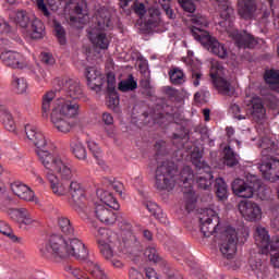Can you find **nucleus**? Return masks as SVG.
Instances as JSON below:
<instances>
[{
	"label": "nucleus",
	"instance_id": "nucleus-1",
	"mask_svg": "<svg viewBox=\"0 0 279 279\" xmlns=\"http://www.w3.org/2000/svg\"><path fill=\"white\" fill-rule=\"evenodd\" d=\"M58 173L59 178L53 173ZM47 180L50 182V189L54 195L62 197V195L70 194L68 199L69 206L76 213H86L87 201L84 187L77 181L73 180V166L63 160L57 163L52 172H47Z\"/></svg>",
	"mask_w": 279,
	"mask_h": 279
},
{
	"label": "nucleus",
	"instance_id": "nucleus-2",
	"mask_svg": "<svg viewBox=\"0 0 279 279\" xmlns=\"http://www.w3.org/2000/svg\"><path fill=\"white\" fill-rule=\"evenodd\" d=\"M40 252L45 258L50 260H61L62 258H69V256L84 260L88 257L86 245L75 235L63 239L62 235L52 234Z\"/></svg>",
	"mask_w": 279,
	"mask_h": 279
},
{
	"label": "nucleus",
	"instance_id": "nucleus-3",
	"mask_svg": "<svg viewBox=\"0 0 279 279\" xmlns=\"http://www.w3.org/2000/svg\"><path fill=\"white\" fill-rule=\"evenodd\" d=\"M77 114H80L78 104L60 98L53 102L50 121L53 128L61 132V134H69L73 128L69 119H73Z\"/></svg>",
	"mask_w": 279,
	"mask_h": 279
},
{
	"label": "nucleus",
	"instance_id": "nucleus-4",
	"mask_svg": "<svg viewBox=\"0 0 279 279\" xmlns=\"http://www.w3.org/2000/svg\"><path fill=\"white\" fill-rule=\"evenodd\" d=\"M25 134L28 141L35 145L36 154L41 165H44L45 169L48 170V173H53V170L62 159L50 154V147L49 143H47V138L40 131H38V129H36V126L27 124L25 126Z\"/></svg>",
	"mask_w": 279,
	"mask_h": 279
},
{
	"label": "nucleus",
	"instance_id": "nucleus-5",
	"mask_svg": "<svg viewBox=\"0 0 279 279\" xmlns=\"http://www.w3.org/2000/svg\"><path fill=\"white\" fill-rule=\"evenodd\" d=\"M96 19L97 25L87 29V36L96 49H108L110 40H108L105 29L112 27L110 11L108 9H100Z\"/></svg>",
	"mask_w": 279,
	"mask_h": 279
},
{
	"label": "nucleus",
	"instance_id": "nucleus-6",
	"mask_svg": "<svg viewBox=\"0 0 279 279\" xmlns=\"http://www.w3.org/2000/svg\"><path fill=\"white\" fill-rule=\"evenodd\" d=\"M119 233H110L109 241L119 252L125 254L136 245V235L133 233V227L125 218L118 219Z\"/></svg>",
	"mask_w": 279,
	"mask_h": 279
},
{
	"label": "nucleus",
	"instance_id": "nucleus-7",
	"mask_svg": "<svg viewBox=\"0 0 279 279\" xmlns=\"http://www.w3.org/2000/svg\"><path fill=\"white\" fill-rule=\"evenodd\" d=\"M178 183V167L171 161H163L155 170V189L173 191Z\"/></svg>",
	"mask_w": 279,
	"mask_h": 279
},
{
	"label": "nucleus",
	"instance_id": "nucleus-8",
	"mask_svg": "<svg viewBox=\"0 0 279 279\" xmlns=\"http://www.w3.org/2000/svg\"><path fill=\"white\" fill-rule=\"evenodd\" d=\"M192 36L195 40H198L201 45H204L210 53L218 56V58H228V50L223 45H221L216 38L210 36V34L202 28L194 27L191 31Z\"/></svg>",
	"mask_w": 279,
	"mask_h": 279
},
{
	"label": "nucleus",
	"instance_id": "nucleus-9",
	"mask_svg": "<svg viewBox=\"0 0 279 279\" xmlns=\"http://www.w3.org/2000/svg\"><path fill=\"white\" fill-rule=\"evenodd\" d=\"M193 180H195V174L191 167L185 166L180 173V182L184 195L185 208L187 213H191L195 208V192H193Z\"/></svg>",
	"mask_w": 279,
	"mask_h": 279
},
{
	"label": "nucleus",
	"instance_id": "nucleus-10",
	"mask_svg": "<svg viewBox=\"0 0 279 279\" xmlns=\"http://www.w3.org/2000/svg\"><path fill=\"white\" fill-rule=\"evenodd\" d=\"M220 252L223 258L227 260H232L234 256H236V243L239 238L236 236V230L232 227H228L221 234H220Z\"/></svg>",
	"mask_w": 279,
	"mask_h": 279
},
{
	"label": "nucleus",
	"instance_id": "nucleus-11",
	"mask_svg": "<svg viewBox=\"0 0 279 279\" xmlns=\"http://www.w3.org/2000/svg\"><path fill=\"white\" fill-rule=\"evenodd\" d=\"M223 65L219 62H214L211 64L210 77L214 81V86L220 93V95H226L227 97H232L234 95V87L232 84L228 82V80L223 78Z\"/></svg>",
	"mask_w": 279,
	"mask_h": 279
},
{
	"label": "nucleus",
	"instance_id": "nucleus-12",
	"mask_svg": "<svg viewBox=\"0 0 279 279\" xmlns=\"http://www.w3.org/2000/svg\"><path fill=\"white\" fill-rule=\"evenodd\" d=\"M201 232L206 238L217 234L219 230V215L213 209H204L199 216Z\"/></svg>",
	"mask_w": 279,
	"mask_h": 279
},
{
	"label": "nucleus",
	"instance_id": "nucleus-13",
	"mask_svg": "<svg viewBox=\"0 0 279 279\" xmlns=\"http://www.w3.org/2000/svg\"><path fill=\"white\" fill-rule=\"evenodd\" d=\"M258 169L265 180H268V182H278L279 160L276 157L262 158Z\"/></svg>",
	"mask_w": 279,
	"mask_h": 279
},
{
	"label": "nucleus",
	"instance_id": "nucleus-14",
	"mask_svg": "<svg viewBox=\"0 0 279 279\" xmlns=\"http://www.w3.org/2000/svg\"><path fill=\"white\" fill-rule=\"evenodd\" d=\"M238 208L246 221H260V219H263V209H260L258 204L252 201H241Z\"/></svg>",
	"mask_w": 279,
	"mask_h": 279
},
{
	"label": "nucleus",
	"instance_id": "nucleus-15",
	"mask_svg": "<svg viewBox=\"0 0 279 279\" xmlns=\"http://www.w3.org/2000/svg\"><path fill=\"white\" fill-rule=\"evenodd\" d=\"M62 89L64 90L65 95L73 99L74 101L83 99L86 101V95L84 94V87H82V83L80 80L75 78H65L61 81Z\"/></svg>",
	"mask_w": 279,
	"mask_h": 279
},
{
	"label": "nucleus",
	"instance_id": "nucleus-16",
	"mask_svg": "<svg viewBox=\"0 0 279 279\" xmlns=\"http://www.w3.org/2000/svg\"><path fill=\"white\" fill-rule=\"evenodd\" d=\"M0 60L3 65L9 66V69H26L27 66L25 57L21 54V52L13 50H5L1 52Z\"/></svg>",
	"mask_w": 279,
	"mask_h": 279
},
{
	"label": "nucleus",
	"instance_id": "nucleus-17",
	"mask_svg": "<svg viewBox=\"0 0 279 279\" xmlns=\"http://www.w3.org/2000/svg\"><path fill=\"white\" fill-rule=\"evenodd\" d=\"M231 38L239 49H254L258 41L254 38V35L247 33L246 31H235L231 33Z\"/></svg>",
	"mask_w": 279,
	"mask_h": 279
},
{
	"label": "nucleus",
	"instance_id": "nucleus-18",
	"mask_svg": "<svg viewBox=\"0 0 279 279\" xmlns=\"http://www.w3.org/2000/svg\"><path fill=\"white\" fill-rule=\"evenodd\" d=\"M94 214L105 226H114L117 223V214L110 207H106L104 203L95 206Z\"/></svg>",
	"mask_w": 279,
	"mask_h": 279
},
{
	"label": "nucleus",
	"instance_id": "nucleus-19",
	"mask_svg": "<svg viewBox=\"0 0 279 279\" xmlns=\"http://www.w3.org/2000/svg\"><path fill=\"white\" fill-rule=\"evenodd\" d=\"M85 75L87 80V86L90 88V90H101V86H104V75H101V72L97 70V68H86Z\"/></svg>",
	"mask_w": 279,
	"mask_h": 279
},
{
	"label": "nucleus",
	"instance_id": "nucleus-20",
	"mask_svg": "<svg viewBox=\"0 0 279 279\" xmlns=\"http://www.w3.org/2000/svg\"><path fill=\"white\" fill-rule=\"evenodd\" d=\"M231 187L234 195L238 197H254V185H252V183L244 182L242 179H235Z\"/></svg>",
	"mask_w": 279,
	"mask_h": 279
},
{
	"label": "nucleus",
	"instance_id": "nucleus-21",
	"mask_svg": "<svg viewBox=\"0 0 279 279\" xmlns=\"http://www.w3.org/2000/svg\"><path fill=\"white\" fill-rule=\"evenodd\" d=\"M10 189L20 199H23L24 202H34V191L23 182L14 181L11 183Z\"/></svg>",
	"mask_w": 279,
	"mask_h": 279
},
{
	"label": "nucleus",
	"instance_id": "nucleus-22",
	"mask_svg": "<svg viewBox=\"0 0 279 279\" xmlns=\"http://www.w3.org/2000/svg\"><path fill=\"white\" fill-rule=\"evenodd\" d=\"M238 14L244 21H252L256 16V1L255 0H240Z\"/></svg>",
	"mask_w": 279,
	"mask_h": 279
},
{
	"label": "nucleus",
	"instance_id": "nucleus-23",
	"mask_svg": "<svg viewBox=\"0 0 279 279\" xmlns=\"http://www.w3.org/2000/svg\"><path fill=\"white\" fill-rule=\"evenodd\" d=\"M254 239L257 247L262 250H269V246L274 245L276 242L271 243V238L269 236V231L265 227H256Z\"/></svg>",
	"mask_w": 279,
	"mask_h": 279
},
{
	"label": "nucleus",
	"instance_id": "nucleus-24",
	"mask_svg": "<svg viewBox=\"0 0 279 279\" xmlns=\"http://www.w3.org/2000/svg\"><path fill=\"white\" fill-rule=\"evenodd\" d=\"M0 121L2 125H4L8 132H15L16 131V123L14 122V117L10 109L5 107V105H0Z\"/></svg>",
	"mask_w": 279,
	"mask_h": 279
},
{
	"label": "nucleus",
	"instance_id": "nucleus-25",
	"mask_svg": "<svg viewBox=\"0 0 279 279\" xmlns=\"http://www.w3.org/2000/svg\"><path fill=\"white\" fill-rule=\"evenodd\" d=\"M266 110L265 105L260 98H254L252 100L251 117L256 123H260L265 119Z\"/></svg>",
	"mask_w": 279,
	"mask_h": 279
},
{
	"label": "nucleus",
	"instance_id": "nucleus-26",
	"mask_svg": "<svg viewBox=\"0 0 279 279\" xmlns=\"http://www.w3.org/2000/svg\"><path fill=\"white\" fill-rule=\"evenodd\" d=\"M14 213L20 226H36V223H38V220L32 217V214H29V210L26 208H17Z\"/></svg>",
	"mask_w": 279,
	"mask_h": 279
},
{
	"label": "nucleus",
	"instance_id": "nucleus-27",
	"mask_svg": "<svg viewBox=\"0 0 279 279\" xmlns=\"http://www.w3.org/2000/svg\"><path fill=\"white\" fill-rule=\"evenodd\" d=\"M59 230H61L62 234L66 236V239H71L75 236V228L71 223V220L64 216L59 217L58 219Z\"/></svg>",
	"mask_w": 279,
	"mask_h": 279
},
{
	"label": "nucleus",
	"instance_id": "nucleus-28",
	"mask_svg": "<svg viewBox=\"0 0 279 279\" xmlns=\"http://www.w3.org/2000/svg\"><path fill=\"white\" fill-rule=\"evenodd\" d=\"M84 268L86 269V271H88V274H90V276H93V278H96V279H107L108 278V277H106V272L104 271V269H101L99 264H97L90 259L85 262Z\"/></svg>",
	"mask_w": 279,
	"mask_h": 279
},
{
	"label": "nucleus",
	"instance_id": "nucleus-29",
	"mask_svg": "<svg viewBox=\"0 0 279 279\" xmlns=\"http://www.w3.org/2000/svg\"><path fill=\"white\" fill-rule=\"evenodd\" d=\"M29 32L34 40H40V38H45V24L43 21L35 19L31 24Z\"/></svg>",
	"mask_w": 279,
	"mask_h": 279
},
{
	"label": "nucleus",
	"instance_id": "nucleus-30",
	"mask_svg": "<svg viewBox=\"0 0 279 279\" xmlns=\"http://www.w3.org/2000/svg\"><path fill=\"white\" fill-rule=\"evenodd\" d=\"M98 197H100L101 204H105V206H108V208H113V210H117L119 208V203L117 202V198L112 196V193L104 190L97 191Z\"/></svg>",
	"mask_w": 279,
	"mask_h": 279
},
{
	"label": "nucleus",
	"instance_id": "nucleus-31",
	"mask_svg": "<svg viewBox=\"0 0 279 279\" xmlns=\"http://www.w3.org/2000/svg\"><path fill=\"white\" fill-rule=\"evenodd\" d=\"M144 256L148 258L150 263H155L156 265H161L163 267L167 265V262L161 258L160 254H158V251L154 246H148L144 252Z\"/></svg>",
	"mask_w": 279,
	"mask_h": 279
},
{
	"label": "nucleus",
	"instance_id": "nucleus-32",
	"mask_svg": "<svg viewBox=\"0 0 279 279\" xmlns=\"http://www.w3.org/2000/svg\"><path fill=\"white\" fill-rule=\"evenodd\" d=\"M199 173H205V174L196 178L198 189H203V191H208V189H210L213 184V173L210 172V169L208 171L201 170Z\"/></svg>",
	"mask_w": 279,
	"mask_h": 279
},
{
	"label": "nucleus",
	"instance_id": "nucleus-33",
	"mask_svg": "<svg viewBox=\"0 0 279 279\" xmlns=\"http://www.w3.org/2000/svg\"><path fill=\"white\" fill-rule=\"evenodd\" d=\"M266 84H269L271 90L279 92V73L276 70L266 71L264 75Z\"/></svg>",
	"mask_w": 279,
	"mask_h": 279
},
{
	"label": "nucleus",
	"instance_id": "nucleus-34",
	"mask_svg": "<svg viewBox=\"0 0 279 279\" xmlns=\"http://www.w3.org/2000/svg\"><path fill=\"white\" fill-rule=\"evenodd\" d=\"M144 21L147 25H158L160 23V9L156 7L148 8Z\"/></svg>",
	"mask_w": 279,
	"mask_h": 279
},
{
	"label": "nucleus",
	"instance_id": "nucleus-35",
	"mask_svg": "<svg viewBox=\"0 0 279 279\" xmlns=\"http://www.w3.org/2000/svg\"><path fill=\"white\" fill-rule=\"evenodd\" d=\"M191 160L192 163L194 165V167L197 169V171H209L210 167L208 166V163L204 162L202 160V153H199V150L197 151H193L191 154Z\"/></svg>",
	"mask_w": 279,
	"mask_h": 279
},
{
	"label": "nucleus",
	"instance_id": "nucleus-36",
	"mask_svg": "<svg viewBox=\"0 0 279 279\" xmlns=\"http://www.w3.org/2000/svg\"><path fill=\"white\" fill-rule=\"evenodd\" d=\"M138 88V83L134 80V75L130 74L126 80L119 83V90L122 93H130V90H136Z\"/></svg>",
	"mask_w": 279,
	"mask_h": 279
},
{
	"label": "nucleus",
	"instance_id": "nucleus-37",
	"mask_svg": "<svg viewBox=\"0 0 279 279\" xmlns=\"http://www.w3.org/2000/svg\"><path fill=\"white\" fill-rule=\"evenodd\" d=\"M169 77L171 84H174V86H182L186 82L184 78V72L180 70L179 68H173L169 71Z\"/></svg>",
	"mask_w": 279,
	"mask_h": 279
},
{
	"label": "nucleus",
	"instance_id": "nucleus-38",
	"mask_svg": "<svg viewBox=\"0 0 279 279\" xmlns=\"http://www.w3.org/2000/svg\"><path fill=\"white\" fill-rule=\"evenodd\" d=\"M56 99V93L48 92L43 97L41 112L43 117H49V112H51V101Z\"/></svg>",
	"mask_w": 279,
	"mask_h": 279
},
{
	"label": "nucleus",
	"instance_id": "nucleus-39",
	"mask_svg": "<svg viewBox=\"0 0 279 279\" xmlns=\"http://www.w3.org/2000/svg\"><path fill=\"white\" fill-rule=\"evenodd\" d=\"M274 147L275 143L269 137H264L260 143L262 158H274Z\"/></svg>",
	"mask_w": 279,
	"mask_h": 279
},
{
	"label": "nucleus",
	"instance_id": "nucleus-40",
	"mask_svg": "<svg viewBox=\"0 0 279 279\" xmlns=\"http://www.w3.org/2000/svg\"><path fill=\"white\" fill-rule=\"evenodd\" d=\"M215 191L218 199H228V184L221 178L216 179Z\"/></svg>",
	"mask_w": 279,
	"mask_h": 279
},
{
	"label": "nucleus",
	"instance_id": "nucleus-41",
	"mask_svg": "<svg viewBox=\"0 0 279 279\" xmlns=\"http://www.w3.org/2000/svg\"><path fill=\"white\" fill-rule=\"evenodd\" d=\"M0 232L1 234H4V236H8L12 243H21L22 239L16 236L14 232L12 231V228H10V225H8L5 221L0 220Z\"/></svg>",
	"mask_w": 279,
	"mask_h": 279
},
{
	"label": "nucleus",
	"instance_id": "nucleus-42",
	"mask_svg": "<svg viewBox=\"0 0 279 279\" xmlns=\"http://www.w3.org/2000/svg\"><path fill=\"white\" fill-rule=\"evenodd\" d=\"M70 147L75 158H77L78 160H84L86 158V147H84V144L82 142H72Z\"/></svg>",
	"mask_w": 279,
	"mask_h": 279
},
{
	"label": "nucleus",
	"instance_id": "nucleus-43",
	"mask_svg": "<svg viewBox=\"0 0 279 279\" xmlns=\"http://www.w3.org/2000/svg\"><path fill=\"white\" fill-rule=\"evenodd\" d=\"M223 154H225V165H227V167H236V165H239V159L236 158V154L234 153V150H232V148H230V146L225 147Z\"/></svg>",
	"mask_w": 279,
	"mask_h": 279
},
{
	"label": "nucleus",
	"instance_id": "nucleus-44",
	"mask_svg": "<svg viewBox=\"0 0 279 279\" xmlns=\"http://www.w3.org/2000/svg\"><path fill=\"white\" fill-rule=\"evenodd\" d=\"M98 246L101 256L106 258V260H110L112 256H114V252L112 251V246L106 242V240H98Z\"/></svg>",
	"mask_w": 279,
	"mask_h": 279
},
{
	"label": "nucleus",
	"instance_id": "nucleus-45",
	"mask_svg": "<svg viewBox=\"0 0 279 279\" xmlns=\"http://www.w3.org/2000/svg\"><path fill=\"white\" fill-rule=\"evenodd\" d=\"M270 264L275 269H279V241H275L274 244L270 245Z\"/></svg>",
	"mask_w": 279,
	"mask_h": 279
},
{
	"label": "nucleus",
	"instance_id": "nucleus-46",
	"mask_svg": "<svg viewBox=\"0 0 279 279\" xmlns=\"http://www.w3.org/2000/svg\"><path fill=\"white\" fill-rule=\"evenodd\" d=\"M54 34L60 45H66V32L58 21H53Z\"/></svg>",
	"mask_w": 279,
	"mask_h": 279
},
{
	"label": "nucleus",
	"instance_id": "nucleus-47",
	"mask_svg": "<svg viewBox=\"0 0 279 279\" xmlns=\"http://www.w3.org/2000/svg\"><path fill=\"white\" fill-rule=\"evenodd\" d=\"M12 86L20 95H23L27 90V82L23 77L13 76Z\"/></svg>",
	"mask_w": 279,
	"mask_h": 279
},
{
	"label": "nucleus",
	"instance_id": "nucleus-48",
	"mask_svg": "<svg viewBox=\"0 0 279 279\" xmlns=\"http://www.w3.org/2000/svg\"><path fill=\"white\" fill-rule=\"evenodd\" d=\"M145 208H147V210L150 213V215L154 216L155 219H161L162 217V209H160V207L154 203V202H146L144 204Z\"/></svg>",
	"mask_w": 279,
	"mask_h": 279
},
{
	"label": "nucleus",
	"instance_id": "nucleus-49",
	"mask_svg": "<svg viewBox=\"0 0 279 279\" xmlns=\"http://www.w3.org/2000/svg\"><path fill=\"white\" fill-rule=\"evenodd\" d=\"M70 3L75 14H86V0H71Z\"/></svg>",
	"mask_w": 279,
	"mask_h": 279
},
{
	"label": "nucleus",
	"instance_id": "nucleus-50",
	"mask_svg": "<svg viewBox=\"0 0 279 279\" xmlns=\"http://www.w3.org/2000/svg\"><path fill=\"white\" fill-rule=\"evenodd\" d=\"M15 23L20 27H23V28L27 27V25H29V15L27 14V11H17Z\"/></svg>",
	"mask_w": 279,
	"mask_h": 279
},
{
	"label": "nucleus",
	"instance_id": "nucleus-51",
	"mask_svg": "<svg viewBox=\"0 0 279 279\" xmlns=\"http://www.w3.org/2000/svg\"><path fill=\"white\" fill-rule=\"evenodd\" d=\"M110 234H114V232L108 231L106 228H99L96 232L97 243H99V241L110 243Z\"/></svg>",
	"mask_w": 279,
	"mask_h": 279
},
{
	"label": "nucleus",
	"instance_id": "nucleus-52",
	"mask_svg": "<svg viewBox=\"0 0 279 279\" xmlns=\"http://www.w3.org/2000/svg\"><path fill=\"white\" fill-rule=\"evenodd\" d=\"M191 23H193L195 26H192L190 28V32L195 27L197 29H202V27H206L208 25V20H206V17L204 16L194 15L191 17Z\"/></svg>",
	"mask_w": 279,
	"mask_h": 279
},
{
	"label": "nucleus",
	"instance_id": "nucleus-53",
	"mask_svg": "<svg viewBox=\"0 0 279 279\" xmlns=\"http://www.w3.org/2000/svg\"><path fill=\"white\" fill-rule=\"evenodd\" d=\"M251 268L253 271H255L258 276V274H265L267 272V266L263 265V262L258 259L257 262L254 259L250 260Z\"/></svg>",
	"mask_w": 279,
	"mask_h": 279
},
{
	"label": "nucleus",
	"instance_id": "nucleus-54",
	"mask_svg": "<svg viewBox=\"0 0 279 279\" xmlns=\"http://www.w3.org/2000/svg\"><path fill=\"white\" fill-rule=\"evenodd\" d=\"M119 95L116 94V92L110 93L107 100V106L110 108V110H117L119 108Z\"/></svg>",
	"mask_w": 279,
	"mask_h": 279
},
{
	"label": "nucleus",
	"instance_id": "nucleus-55",
	"mask_svg": "<svg viewBox=\"0 0 279 279\" xmlns=\"http://www.w3.org/2000/svg\"><path fill=\"white\" fill-rule=\"evenodd\" d=\"M178 3L181 5L184 12H189L190 14H193V12L196 10L193 0H178Z\"/></svg>",
	"mask_w": 279,
	"mask_h": 279
},
{
	"label": "nucleus",
	"instance_id": "nucleus-56",
	"mask_svg": "<svg viewBox=\"0 0 279 279\" xmlns=\"http://www.w3.org/2000/svg\"><path fill=\"white\" fill-rule=\"evenodd\" d=\"M159 3L168 17L175 19V13L171 9V0H159Z\"/></svg>",
	"mask_w": 279,
	"mask_h": 279
},
{
	"label": "nucleus",
	"instance_id": "nucleus-57",
	"mask_svg": "<svg viewBox=\"0 0 279 279\" xmlns=\"http://www.w3.org/2000/svg\"><path fill=\"white\" fill-rule=\"evenodd\" d=\"M133 11L135 12V14H137V16H140V19H145L146 14H147V9L145 8V4L141 3V2H135L132 5Z\"/></svg>",
	"mask_w": 279,
	"mask_h": 279
},
{
	"label": "nucleus",
	"instance_id": "nucleus-58",
	"mask_svg": "<svg viewBox=\"0 0 279 279\" xmlns=\"http://www.w3.org/2000/svg\"><path fill=\"white\" fill-rule=\"evenodd\" d=\"M140 87L143 88L144 95H147V97H151L154 94L151 92V83L149 82V78H142L140 81Z\"/></svg>",
	"mask_w": 279,
	"mask_h": 279
},
{
	"label": "nucleus",
	"instance_id": "nucleus-59",
	"mask_svg": "<svg viewBox=\"0 0 279 279\" xmlns=\"http://www.w3.org/2000/svg\"><path fill=\"white\" fill-rule=\"evenodd\" d=\"M116 88H117V78L114 77V74L112 73L107 74L108 93H114Z\"/></svg>",
	"mask_w": 279,
	"mask_h": 279
},
{
	"label": "nucleus",
	"instance_id": "nucleus-60",
	"mask_svg": "<svg viewBox=\"0 0 279 279\" xmlns=\"http://www.w3.org/2000/svg\"><path fill=\"white\" fill-rule=\"evenodd\" d=\"M87 147H88L89 151H92L94 158L97 159V158H99V156H101V148H99V145H97V143L88 142Z\"/></svg>",
	"mask_w": 279,
	"mask_h": 279
},
{
	"label": "nucleus",
	"instance_id": "nucleus-61",
	"mask_svg": "<svg viewBox=\"0 0 279 279\" xmlns=\"http://www.w3.org/2000/svg\"><path fill=\"white\" fill-rule=\"evenodd\" d=\"M230 110L232 114H234V118L238 119V121H243L245 119V116L240 114L241 113V107L236 104H232L230 107Z\"/></svg>",
	"mask_w": 279,
	"mask_h": 279
},
{
	"label": "nucleus",
	"instance_id": "nucleus-62",
	"mask_svg": "<svg viewBox=\"0 0 279 279\" xmlns=\"http://www.w3.org/2000/svg\"><path fill=\"white\" fill-rule=\"evenodd\" d=\"M111 189L118 193V195H123V183L119 181H110Z\"/></svg>",
	"mask_w": 279,
	"mask_h": 279
},
{
	"label": "nucleus",
	"instance_id": "nucleus-63",
	"mask_svg": "<svg viewBox=\"0 0 279 279\" xmlns=\"http://www.w3.org/2000/svg\"><path fill=\"white\" fill-rule=\"evenodd\" d=\"M41 62L44 64L51 65V64L56 63V59H53V56H51L47 52H44V53H41Z\"/></svg>",
	"mask_w": 279,
	"mask_h": 279
},
{
	"label": "nucleus",
	"instance_id": "nucleus-64",
	"mask_svg": "<svg viewBox=\"0 0 279 279\" xmlns=\"http://www.w3.org/2000/svg\"><path fill=\"white\" fill-rule=\"evenodd\" d=\"M72 276H74V278L76 279H87L88 275L86 272H84L83 270H81L80 268H74L72 270Z\"/></svg>",
	"mask_w": 279,
	"mask_h": 279
}]
</instances>
